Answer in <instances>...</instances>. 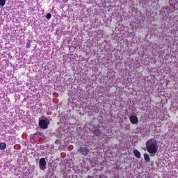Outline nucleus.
<instances>
[{
  "label": "nucleus",
  "mask_w": 178,
  "mask_h": 178,
  "mask_svg": "<svg viewBox=\"0 0 178 178\" xmlns=\"http://www.w3.org/2000/svg\"><path fill=\"white\" fill-rule=\"evenodd\" d=\"M145 145L147 152L150 154V156H155L156 152H158V143H156V140L155 138H150L146 142Z\"/></svg>",
  "instance_id": "nucleus-1"
},
{
  "label": "nucleus",
  "mask_w": 178,
  "mask_h": 178,
  "mask_svg": "<svg viewBox=\"0 0 178 178\" xmlns=\"http://www.w3.org/2000/svg\"><path fill=\"white\" fill-rule=\"evenodd\" d=\"M39 126L41 129H48V121L46 120H40L39 121Z\"/></svg>",
  "instance_id": "nucleus-2"
},
{
  "label": "nucleus",
  "mask_w": 178,
  "mask_h": 178,
  "mask_svg": "<svg viewBox=\"0 0 178 178\" xmlns=\"http://www.w3.org/2000/svg\"><path fill=\"white\" fill-rule=\"evenodd\" d=\"M47 165V162L45 161V159L42 158L39 161V166L41 170H44L45 169V166Z\"/></svg>",
  "instance_id": "nucleus-3"
},
{
  "label": "nucleus",
  "mask_w": 178,
  "mask_h": 178,
  "mask_svg": "<svg viewBox=\"0 0 178 178\" xmlns=\"http://www.w3.org/2000/svg\"><path fill=\"white\" fill-rule=\"evenodd\" d=\"M129 120L132 124H136V123H138V118H137V115H131Z\"/></svg>",
  "instance_id": "nucleus-4"
},
{
  "label": "nucleus",
  "mask_w": 178,
  "mask_h": 178,
  "mask_svg": "<svg viewBox=\"0 0 178 178\" xmlns=\"http://www.w3.org/2000/svg\"><path fill=\"white\" fill-rule=\"evenodd\" d=\"M79 152H80V154H82V155H88V152H90V149L86 147H81L79 149Z\"/></svg>",
  "instance_id": "nucleus-5"
},
{
  "label": "nucleus",
  "mask_w": 178,
  "mask_h": 178,
  "mask_svg": "<svg viewBox=\"0 0 178 178\" xmlns=\"http://www.w3.org/2000/svg\"><path fill=\"white\" fill-rule=\"evenodd\" d=\"M134 155L138 159L141 158V153H140L137 149L134 150Z\"/></svg>",
  "instance_id": "nucleus-6"
},
{
  "label": "nucleus",
  "mask_w": 178,
  "mask_h": 178,
  "mask_svg": "<svg viewBox=\"0 0 178 178\" xmlns=\"http://www.w3.org/2000/svg\"><path fill=\"white\" fill-rule=\"evenodd\" d=\"M0 149H1V150L6 149V143H0Z\"/></svg>",
  "instance_id": "nucleus-7"
},
{
  "label": "nucleus",
  "mask_w": 178,
  "mask_h": 178,
  "mask_svg": "<svg viewBox=\"0 0 178 178\" xmlns=\"http://www.w3.org/2000/svg\"><path fill=\"white\" fill-rule=\"evenodd\" d=\"M144 159L146 162H149L151 161V159H149V156L147 154H144Z\"/></svg>",
  "instance_id": "nucleus-8"
},
{
  "label": "nucleus",
  "mask_w": 178,
  "mask_h": 178,
  "mask_svg": "<svg viewBox=\"0 0 178 178\" xmlns=\"http://www.w3.org/2000/svg\"><path fill=\"white\" fill-rule=\"evenodd\" d=\"M5 3H6V0H0V6H5Z\"/></svg>",
  "instance_id": "nucleus-9"
},
{
  "label": "nucleus",
  "mask_w": 178,
  "mask_h": 178,
  "mask_svg": "<svg viewBox=\"0 0 178 178\" xmlns=\"http://www.w3.org/2000/svg\"><path fill=\"white\" fill-rule=\"evenodd\" d=\"M51 17H52V15L50 13H48L46 15V19H48V20H49V19H51Z\"/></svg>",
  "instance_id": "nucleus-10"
},
{
  "label": "nucleus",
  "mask_w": 178,
  "mask_h": 178,
  "mask_svg": "<svg viewBox=\"0 0 178 178\" xmlns=\"http://www.w3.org/2000/svg\"><path fill=\"white\" fill-rule=\"evenodd\" d=\"M26 48H30V45H27V46H26Z\"/></svg>",
  "instance_id": "nucleus-11"
}]
</instances>
